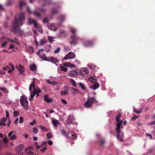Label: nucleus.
<instances>
[{"mask_svg": "<svg viewBox=\"0 0 155 155\" xmlns=\"http://www.w3.org/2000/svg\"><path fill=\"white\" fill-rule=\"evenodd\" d=\"M23 122V117H20V124L22 123Z\"/></svg>", "mask_w": 155, "mask_h": 155, "instance_id": "62", "label": "nucleus"}, {"mask_svg": "<svg viewBox=\"0 0 155 155\" xmlns=\"http://www.w3.org/2000/svg\"><path fill=\"white\" fill-rule=\"evenodd\" d=\"M60 93H61V95H66L68 94V90L64 91H60Z\"/></svg>", "mask_w": 155, "mask_h": 155, "instance_id": "31", "label": "nucleus"}, {"mask_svg": "<svg viewBox=\"0 0 155 155\" xmlns=\"http://www.w3.org/2000/svg\"><path fill=\"white\" fill-rule=\"evenodd\" d=\"M57 29V28L56 27L54 26V28H50V29L53 30L54 31H56V30Z\"/></svg>", "mask_w": 155, "mask_h": 155, "instance_id": "63", "label": "nucleus"}, {"mask_svg": "<svg viewBox=\"0 0 155 155\" xmlns=\"http://www.w3.org/2000/svg\"><path fill=\"white\" fill-rule=\"evenodd\" d=\"M47 150V147H45L43 148H42L40 150V151L41 152L43 153H44L46 151V150Z\"/></svg>", "mask_w": 155, "mask_h": 155, "instance_id": "46", "label": "nucleus"}, {"mask_svg": "<svg viewBox=\"0 0 155 155\" xmlns=\"http://www.w3.org/2000/svg\"><path fill=\"white\" fill-rule=\"evenodd\" d=\"M45 4L43 5V6L47 4H50L51 3V2L50 0H43Z\"/></svg>", "mask_w": 155, "mask_h": 155, "instance_id": "25", "label": "nucleus"}, {"mask_svg": "<svg viewBox=\"0 0 155 155\" xmlns=\"http://www.w3.org/2000/svg\"><path fill=\"white\" fill-rule=\"evenodd\" d=\"M48 143L50 145H51L52 144L53 142L51 140H49L48 141Z\"/></svg>", "mask_w": 155, "mask_h": 155, "instance_id": "64", "label": "nucleus"}, {"mask_svg": "<svg viewBox=\"0 0 155 155\" xmlns=\"http://www.w3.org/2000/svg\"><path fill=\"white\" fill-rule=\"evenodd\" d=\"M30 69L31 71H36L37 70L36 66L35 64H31L29 66Z\"/></svg>", "mask_w": 155, "mask_h": 155, "instance_id": "15", "label": "nucleus"}, {"mask_svg": "<svg viewBox=\"0 0 155 155\" xmlns=\"http://www.w3.org/2000/svg\"><path fill=\"white\" fill-rule=\"evenodd\" d=\"M48 61H50L54 64H56L59 62V61L57 58H54L53 57H48Z\"/></svg>", "mask_w": 155, "mask_h": 155, "instance_id": "13", "label": "nucleus"}, {"mask_svg": "<svg viewBox=\"0 0 155 155\" xmlns=\"http://www.w3.org/2000/svg\"><path fill=\"white\" fill-rule=\"evenodd\" d=\"M16 138V135H15L14 134L12 135V136H11V137H10V139L12 140H14Z\"/></svg>", "mask_w": 155, "mask_h": 155, "instance_id": "49", "label": "nucleus"}, {"mask_svg": "<svg viewBox=\"0 0 155 155\" xmlns=\"http://www.w3.org/2000/svg\"><path fill=\"white\" fill-rule=\"evenodd\" d=\"M69 74L70 76L72 77H75L78 74L77 71L75 70L71 71Z\"/></svg>", "mask_w": 155, "mask_h": 155, "instance_id": "16", "label": "nucleus"}, {"mask_svg": "<svg viewBox=\"0 0 155 155\" xmlns=\"http://www.w3.org/2000/svg\"><path fill=\"white\" fill-rule=\"evenodd\" d=\"M138 118V116L135 115L131 117V120L132 121H135L136 119Z\"/></svg>", "mask_w": 155, "mask_h": 155, "instance_id": "45", "label": "nucleus"}, {"mask_svg": "<svg viewBox=\"0 0 155 155\" xmlns=\"http://www.w3.org/2000/svg\"><path fill=\"white\" fill-rule=\"evenodd\" d=\"M58 12V10L55 9H53L52 10V14H56Z\"/></svg>", "mask_w": 155, "mask_h": 155, "instance_id": "41", "label": "nucleus"}, {"mask_svg": "<svg viewBox=\"0 0 155 155\" xmlns=\"http://www.w3.org/2000/svg\"><path fill=\"white\" fill-rule=\"evenodd\" d=\"M146 136L147 137H150V139H153V138H152V135L151 134H149L148 133H146Z\"/></svg>", "mask_w": 155, "mask_h": 155, "instance_id": "60", "label": "nucleus"}, {"mask_svg": "<svg viewBox=\"0 0 155 155\" xmlns=\"http://www.w3.org/2000/svg\"><path fill=\"white\" fill-rule=\"evenodd\" d=\"M9 65L11 66L12 70H11L10 69L9 70H8V73L11 72L12 71H13L14 70V66L11 63H10L9 64Z\"/></svg>", "mask_w": 155, "mask_h": 155, "instance_id": "39", "label": "nucleus"}, {"mask_svg": "<svg viewBox=\"0 0 155 155\" xmlns=\"http://www.w3.org/2000/svg\"><path fill=\"white\" fill-rule=\"evenodd\" d=\"M33 14L36 16L40 17L41 16V15L36 11H34L33 12Z\"/></svg>", "mask_w": 155, "mask_h": 155, "instance_id": "30", "label": "nucleus"}, {"mask_svg": "<svg viewBox=\"0 0 155 155\" xmlns=\"http://www.w3.org/2000/svg\"><path fill=\"white\" fill-rule=\"evenodd\" d=\"M97 102V101L94 97H90L87 101L84 103V107L86 108H89L92 107L93 102Z\"/></svg>", "mask_w": 155, "mask_h": 155, "instance_id": "5", "label": "nucleus"}, {"mask_svg": "<svg viewBox=\"0 0 155 155\" xmlns=\"http://www.w3.org/2000/svg\"><path fill=\"white\" fill-rule=\"evenodd\" d=\"M2 40H4V42L2 43L1 46V47L2 48H4L9 41H11V40L8 38L5 37H2Z\"/></svg>", "mask_w": 155, "mask_h": 155, "instance_id": "10", "label": "nucleus"}, {"mask_svg": "<svg viewBox=\"0 0 155 155\" xmlns=\"http://www.w3.org/2000/svg\"><path fill=\"white\" fill-rule=\"evenodd\" d=\"M52 121L54 127H55L57 124H58V121L56 120H52Z\"/></svg>", "mask_w": 155, "mask_h": 155, "instance_id": "29", "label": "nucleus"}, {"mask_svg": "<svg viewBox=\"0 0 155 155\" xmlns=\"http://www.w3.org/2000/svg\"><path fill=\"white\" fill-rule=\"evenodd\" d=\"M61 134L62 135L64 136L67 138L70 139V138L69 137L68 134L64 130H63L61 131Z\"/></svg>", "mask_w": 155, "mask_h": 155, "instance_id": "18", "label": "nucleus"}, {"mask_svg": "<svg viewBox=\"0 0 155 155\" xmlns=\"http://www.w3.org/2000/svg\"><path fill=\"white\" fill-rule=\"evenodd\" d=\"M88 67L91 70H95L96 68V66L94 64H88Z\"/></svg>", "mask_w": 155, "mask_h": 155, "instance_id": "19", "label": "nucleus"}, {"mask_svg": "<svg viewBox=\"0 0 155 155\" xmlns=\"http://www.w3.org/2000/svg\"><path fill=\"white\" fill-rule=\"evenodd\" d=\"M35 81L34 79L32 83L30 85L29 90L31 93L30 97L29 98V100L31 101L33 100L34 96L36 95V97L39 96V93L41 92V91L39 88L35 87Z\"/></svg>", "mask_w": 155, "mask_h": 155, "instance_id": "2", "label": "nucleus"}, {"mask_svg": "<svg viewBox=\"0 0 155 155\" xmlns=\"http://www.w3.org/2000/svg\"><path fill=\"white\" fill-rule=\"evenodd\" d=\"M60 50V48L59 47H58L57 49L54 51V53L56 54L59 52Z\"/></svg>", "mask_w": 155, "mask_h": 155, "instance_id": "51", "label": "nucleus"}, {"mask_svg": "<svg viewBox=\"0 0 155 155\" xmlns=\"http://www.w3.org/2000/svg\"><path fill=\"white\" fill-rule=\"evenodd\" d=\"M69 81L71 84L74 87L77 86L74 80L72 79H70Z\"/></svg>", "mask_w": 155, "mask_h": 155, "instance_id": "26", "label": "nucleus"}, {"mask_svg": "<svg viewBox=\"0 0 155 155\" xmlns=\"http://www.w3.org/2000/svg\"><path fill=\"white\" fill-rule=\"evenodd\" d=\"M28 52L31 54H32L34 52V48L31 47H29L27 50Z\"/></svg>", "mask_w": 155, "mask_h": 155, "instance_id": "20", "label": "nucleus"}, {"mask_svg": "<svg viewBox=\"0 0 155 155\" xmlns=\"http://www.w3.org/2000/svg\"><path fill=\"white\" fill-rule=\"evenodd\" d=\"M88 74V70L86 68H81L79 72V74L82 77L85 76Z\"/></svg>", "mask_w": 155, "mask_h": 155, "instance_id": "7", "label": "nucleus"}, {"mask_svg": "<svg viewBox=\"0 0 155 155\" xmlns=\"http://www.w3.org/2000/svg\"><path fill=\"white\" fill-rule=\"evenodd\" d=\"M72 89L74 90L75 91L77 92L78 93L81 94V92L78 89L74 88H72Z\"/></svg>", "mask_w": 155, "mask_h": 155, "instance_id": "44", "label": "nucleus"}, {"mask_svg": "<svg viewBox=\"0 0 155 155\" xmlns=\"http://www.w3.org/2000/svg\"><path fill=\"white\" fill-rule=\"evenodd\" d=\"M25 14L24 12L20 13V25H21L25 22Z\"/></svg>", "mask_w": 155, "mask_h": 155, "instance_id": "8", "label": "nucleus"}, {"mask_svg": "<svg viewBox=\"0 0 155 155\" xmlns=\"http://www.w3.org/2000/svg\"><path fill=\"white\" fill-rule=\"evenodd\" d=\"M79 84L81 87L82 90H85V88L84 87V85H83L82 83H79Z\"/></svg>", "mask_w": 155, "mask_h": 155, "instance_id": "52", "label": "nucleus"}, {"mask_svg": "<svg viewBox=\"0 0 155 155\" xmlns=\"http://www.w3.org/2000/svg\"><path fill=\"white\" fill-rule=\"evenodd\" d=\"M40 57L44 61H48V58L45 54H43V55H40Z\"/></svg>", "mask_w": 155, "mask_h": 155, "instance_id": "24", "label": "nucleus"}, {"mask_svg": "<svg viewBox=\"0 0 155 155\" xmlns=\"http://www.w3.org/2000/svg\"><path fill=\"white\" fill-rule=\"evenodd\" d=\"M122 116V114L120 113L116 116V121L117 122L116 124V133L117 135V138L120 141L123 142L124 140L123 138H124V133L121 132V129L123 127V126L122 125L123 121L122 120H120V118Z\"/></svg>", "mask_w": 155, "mask_h": 155, "instance_id": "1", "label": "nucleus"}, {"mask_svg": "<svg viewBox=\"0 0 155 155\" xmlns=\"http://www.w3.org/2000/svg\"><path fill=\"white\" fill-rule=\"evenodd\" d=\"M61 101L63 104H67V101L64 99H61Z\"/></svg>", "mask_w": 155, "mask_h": 155, "instance_id": "53", "label": "nucleus"}, {"mask_svg": "<svg viewBox=\"0 0 155 155\" xmlns=\"http://www.w3.org/2000/svg\"><path fill=\"white\" fill-rule=\"evenodd\" d=\"M33 131L35 134H36L38 133V130L37 127H34L33 128Z\"/></svg>", "mask_w": 155, "mask_h": 155, "instance_id": "42", "label": "nucleus"}, {"mask_svg": "<svg viewBox=\"0 0 155 155\" xmlns=\"http://www.w3.org/2000/svg\"><path fill=\"white\" fill-rule=\"evenodd\" d=\"M25 69L23 66H22L21 65H20V74H22L24 75L25 74Z\"/></svg>", "mask_w": 155, "mask_h": 155, "instance_id": "22", "label": "nucleus"}, {"mask_svg": "<svg viewBox=\"0 0 155 155\" xmlns=\"http://www.w3.org/2000/svg\"><path fill=\"white\" fill-rule=\"evenodd\" d=\"M47 137L48 139H50L52 137V135L51 133H48L47 134Z\"/></svg>", "mask_w": 155, "mask_h": 155, "instance_id": "47", "label": "nucleus"}, {"mask_svg": "<svg viewBox=\"0 0 155 155\" xmlns=\"http://www.w3.org/2000/svg\"><path fill=\"white\" fill-rule=\"evenodd\" d=\"M6 125L5 123L4 122H2V121L0 120V125L1 126H5Z\"/></svg>", "mask_w": 155, "mask_h": 155, "instance_id": "54", "label": "nucleus"}, {"mask_svg": "<svg viewBox=\"0 0 155 155\" xmlns=\"http://www.w3.org/2000/svg\"><path fill=\"white\" fill-rule=\"evenodd\" d=\"M75 56V54L72 52H69L64 58V60L69 58H72Z\"/></svg>", "mask_w": 155, "mask_h": 155, "instance_id": "12", "label": "nucleus"}, {"mask_svg": "<svg viewBox=\"0 0 155 155\" xmlns=\"http://www.w3.org/2000/svg\"><path fill=\"white\" fill-rule=\"evenodd\" d=\"M26 5V3L24 2L20 1V9H21V7L24 5Z\"/></svg>", "mask_w": 155, "mask_h": 155, "instance_id": "50", "label": "nucleus"}, {"mask_svg": "<svg viewBox=\"0 0 155 155\" xmlns=\"http://www.w3.org/2000/svg\"><path fill=\"white\" fill-rule=\"evenodd\" d=\"M4 142L5 143H6L8 141V139L7 137H5L3 139Z\"/></svg>", "mask_w": 155, "mask_h": 155, "instance_id": "61", "label": "nucleus"}, {"mask_svg": "<svg viewBox=\"0 0 155 155\" xmlns=\"http://www.w3.org/2000/svg\"><path fill=\"white\" fill-rule=\"evenodd\" d=\"M94 44L93 41L92 40H88L86 41L84 43V45L86 47L92 46Z\"/></svg>", "mask_w": 155, "mask_h": 155, "instance_id": "9", "label": "nucleus"}, {"mask_svg": "<svg viewBox=\"0 0 155 155\" xmlns=\"http://www.w3.org/2000/svg\"><path fill=\"white\" fill-rule=\"evenodd\" d=\"M19 114V112L16 110H15L14 112L13 115L14 117H16Z\"/></svg>", "mask_w": 155, "mask_h": 155, "instance_id": "40", "label": "nucleus"}, {"mask_svg": "<svg viewBox=\"0 0 155 155\" xmlns=\"http://www.w3.org/2000/svg\"><path fill=\"white\" fill-rule=\"evenodd\" d=\"M38 31L40 33H42V32L43 30H42L41 27H40V26L38 27Z\"/></svg>", "mask_w": 155, "mask_h": 155, "instance_id": "55", "label": "nucleus"}, {"mask_svg": "<svg viewBox=\"0 0 155 155\" xmlns=\"http://www.w3.org/2000/svg\"><path fill=\"white\" fill-rule=\"evenodd\" d=\"M20 102L21 104L24 107L25 110H27L28 109V101L27 98L24 96H21L20 99Z\"/></svg>", "mask_w": 155, "mask_h": 155, "instance_id": "6", "label": "nucleus"}, {"mask_svg": "<svg viewBox=\"0 0 155 155\" xmlns=\"http://www.w3.org/2000/svg\"><path fill=\"white\" fill-rule=\"evenodd\" d=\"M61 71H64L66 72L68 70V69L67 68H65L64 67L62 66L61 68Z\"/></svg>", "mask_w": 155, "mask_h": 155, "instance_id": "43", "label": "nucleus"}, {"mask_svg": "<svg viewBox=\"0 0 155 155\" xmlns=\"http://www.w3.org/2000/svg\"><path fill=\"white\" fill-rule=\"evenodd\" d=\"M99 84L95 82L93 83V86H91V88L93 89H96L99 87Z\"/></svg>", "mask_w": 155, "mask_h": 155, "instance_id": "14", "label": "nucleus"}, {"mask_svg": "<svg viewBox=\"0 0 155 155\" xmlns=\"http://www.w3.org/2000/svg\"><path fill=\"white\" fill-rule=\"evenodd\" d=\"M46 141H42L41 143V147H42L44 145L46 144Z\"/></svg>", "mask_w": 155, "mask_h": 155, "instance_id": "58", "label": "nucleus"}, {"mask_svg": "<svg viewBox=\"0 0 155 155\" xmlns=\"http://www.w3.org/2000/svg\"><path fill=\"white\" fill-rule=\"evenodd\" d=\"M64 65L67 67H70V65H73V67H74L75 66L73 64H71L69 63L65 62L64 63Z\"/></svg>", "mask_w": 155, "mask_h": 155, "instance_id": "32", "label": "nucleus"}, {"mask_svg": "<svg viewBox=\"0 0 155 155\" xmlns=\"http://www.w3.org/2000/svg\"><path fill=\"white\" fill-rule=\"evenodd\" d=\"M88 80L94 83L96 81V79L95 77H91L88 78Z\"/></svg>", "mask_w": 155, "mask_h": 155, "instance_id": "23", "label": "nucleus"}, {"mask_svg": "<svg viewBox=\"0 0 155 155\" xmlns=\"http://www.w3.org/2000/svg\"><path fill=\"white\" fill-rule=\"evenodd\" d=\"M48 40L49 41V42L51 43L53 41V38L52 37H49L48 38Z\"/></svg>", "mask_w": 155, "mask_h": 155, "instance_id": "56", "label": "nucleus"}, {"mask_svg": "<svg viewBox=\"0 0 155 155\" xmlns=\"http://www.w3.org/2000/svg\"><path fill=\"white\" fill-rule=\"evenodd\" d=\"M100 144L101 146L103 145L105 143V141L103 138H101L100 139L99 141Z\"/></svg>", "mask_w": 155, "mask_h": 155, "instance_id": "34", "label": "nucleus"}, {"mask_svg": "<svg viewBox=\"0 0 155 155\" xmlns=\"http://www.w3.org/2000/svg\"><path fill=\"white\" fill-rule=\"evenodd\" d=\"M40 128L43 131L47 132L48 131L47 128H46L45 127L42 126L41 125L39 126Z\"/></svg>", "mask_w": 155, "mask_h": 155, "instance_id": "36", "label": "nucleus"}, {"mask_svg": "<svg viewBox=\"0 0 155 155\" xmlns=\"http://www.w3.org/2000/svg\"><path fill=\"white\" fill-rule=\"evenodd\" d=\"M143 109V108L142 107L141 108L140 110H138L135 108H134V112L135 113H136L137 114H140L142 111V110Z\"/></svg>", "mask_w": 155, "mask_h": 155, "instance_id": "28", "label": "nucleus"}, {"mask_svg": "<svg viewBox=\"0 0 155 155\" xmlns=\"http://www.w3.org/2000/svg\"><path fill=\"white\" fill-rule=\"evenodd\" d=\"M46 48L45 51L46 52H49L51 49V46L50 45L47 46Z\"/></svg>", "mask_w": 155, "mask_h": 155, "instance_id": "37", "label": "nucleus"}, {"mask_svg": "<svg viewBox=\"0 0 155 155\" xmlns=\"http://www.w3.org/2000/svg\"><path fill=\"white\" fill-rule=\"evenodd\" d=\"M67 123L68 124H70L72 122L73 120L72 117L70 116H68L67 120Z\"/></svg>", "mask_w": 155, "mask_h": 155, "instance_id": "21", "label": "nucleus"}, {"mask_svg": "<svg viewBox=\"0 0 155 155\" xmlns=\"http://www.w3.org/2000/svg\"><path fill=\"white\" fill-rule=\"evenodd\" d=\"M48 20L46 18H44L42 21V23L43 24L48 23Z\"/></svg>", "mask_w": 155, "mask_h": 155, "instance_id": "38", "label": "nucleus"}, {"mask_svg": "<svg viewBox=\"0 0 155 155\" xmlns=\"http://www.w3.org/2000/svg\"><path fill=\"white\" fill-rule=\"evenodd\" d=\"M65 19V16L64 15H61L60 16L59 19L61 23H62Z\"/></svg>", "mask_w": 155, "mask_h": 155, "instance_id": "27", "label": "nucleus"}, {"mask_svg": "<svg viewBox=\"0 0 155 155\" xmlns=\"http://www.w3.org/2000/svg\"><path fill=\"white\" fill-rule=\"evenodd\" d=\"M25 152L28 154H30L32 155L34 154V153L32 152L31 150H28L27 148L25 149Z\"/></svg>", "mask_w": 155, "mask_h": 155, "instance_id": "33", "label": "nucleus"}, {"mask_svg": "<svg viewBox=\"0 0 155 155\" xmlns=\"http://www.w3.org/2000/svg\"><path fill=\"white\" fill-rule=\"evenodd\" d=\"M6 113V118H8L9 117V113L8 111H5Z\"/></svg>", "mask_w": 155, "mask_h": 155, "instance_id": "59", "label": "nucleus"}, {"mask_svg": "<svg viewBox=\"0 0 155 155\" xmlns=\"http://www.w3.org/2000/svg\"><path fill=\"white\" fill-rule=\"evenodd\" d=\"M36 121L35 120H33V121L31 122L30 123V125H34V124H36Z\"/></svg>", "mask_w": 155, "mask_h": 155, "instance_id": "57", "label": "nucleus"}, {"mask_svg": "<svg viewBox=\"0 0 155 155\" xmlns=\"http://www.w3.org/2000/svg\"><path fill=\"white\" fill-rule=\"evenodd\" d=\"M47 42V41L43 39L41 40L40 41V45H42Z\"/></svg>", "mask_w": 155, "mask_h": 155, "instance_id": "48", "label": "nucleus"}, {"mask_svg": "<svg viewBox=\"0 0 155 155\" xmlns=\"http://www.w3.org/2000/svg\"><path fill=\"white\" fill-rule=\"evenodd\" d=\"M71 31L72 34V35L71 36V41H69V43L70 45L72 44L75 45L78 44V41L80 40V38L76 35V31L75 29L72 28H71Z\"/></svg>", "mask_w": 155, "mask_h": 155, "instance_id": "3", "label": "nucleus"}, {"mask_svg": "<svg viewBox=\"0 0 155 155\" xmlns=\"http://www.w3.org/2000/svg\"><path fill=\"white\" fill-rule=\"evenodd\" d=\"M28 21L29 23V25H30L33 24L34 26L35 27H38V24L36 21L32 18H30L28 19Z\"/></svg>", "mask_w": 155, "mask_h": 155, "instance_id": "11", "label": "nucleus"}, {"mask_svg": "<svg viewBox=\"0 0 155 155\" xmlns=\"http://www.w3.org/2000/svg\"><path fill=\"white\" fill-rule=\"evenodd\" d=\"M44 99L45 101L46 102L49 103L52 101V98H49L48 97L47 95H45L44 96Z\"/></svg>", "mask_w": 155, "mask_h": 155, "instance_id": "17", "label": "nucleus"}, {"mask_svg": "<svg viewBox=\"0 0 155 155\" xmlns=\"http://www.w3.org/2000/svg\"><path fill=\"white\" fill-rule=\"evenodd\" d=\"M12 28H11L13 31L17 32L19 31V15L15 16L14 20L12 21Z\"/></svg>", "mask_w": 155, "mask_h": 155, "instance_id": "4", "label": "nucleus"}, {"mask_svg": "<svg viewBox=\"0 0 155 155\" xmlns=\"http://www.w3.org/2000/svg\"><path fill=\"white\" fill-rule=\"evenodd\" d=\"M60 33L61 35L64 34V35L63 36L64 37H65L67 36V33L64 30H61Z\"/></svg>", "mask_w": 155, "mask_h": 155, "instance_id": "35", "label": "nucleus"}]
</instances>
